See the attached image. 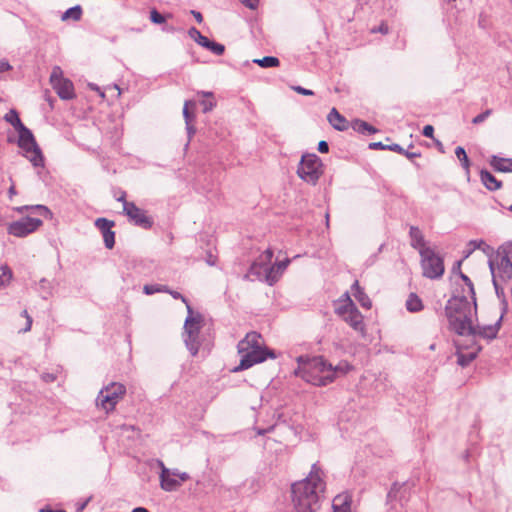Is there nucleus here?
I'll use <instances>...</instances> for the list:
<instances>
[{
	"instance_id": "49530a36",
	"label": "nucleus",
	"mask_w": 512,
	"mask_h": 512,
	"mask_svg": "<svg viewBox=\"0 0 512 512\" xmlns=\"http://www.w3.org/2000/svg\"><path fill=\"white\" fill-rule=\"evenodd\" d=\"M382 33V34H388L389 28L388 25L385 23H382L378 28H373L372 33Z\"/></svg>"
},
{
	"instance_id": "b1692460",
	"label": "nucleus",
	"mask_w": 512,
	"mask_h": 512,
	"mask_svg": "<svg viewBox=\"0 0 512 512\" xmlns=\"http://www.w3.org/2000/svg\"><path fill=\"white\" fill-rule=\"evenodd\" d=\"M480 179L483 185L491 190L495 191L501 188L502 183L501 181L497 180L489 171L487 170H481L480 172Z\"/></svg>"
},
{
	"instance_id": "a211bd4d",
	"label": "nucleus",
	"mask_w": 512,
	"mask_h": 512,
	"mask_svg": "<svg viewBox=\"0 0 512 512\" xmlns=\"http://www.w3.org/2000/svg\"><path fill=\"white\" fill-rule=\"evenodd\" d=\"M501 320H502V316L493 325H487V326H482V327L475 326L476 333L471 334L470 336H473V337L480 336L487 340H492V339L496 338L498 331L500 329Z\"/></svg>"
},
{
	"instance_id": "bf43d9fd",
	"label": "nucleus",
	"mask_w": 512,
	"mask_h": 512,
	"mask_svg": "<svg viewBox=\"0 0 512 512\" xmlns=\"http://www.w3.org/2000/svg\"><path fill=\"white\" fill-rule=\"evenodd\" d=\"M191 13L193 14V16L195 17L196 21L198 23H201L202 20H203V17H202V14L198 11H191Z\"/></svg>"
},
{
	"instance_id": "e2e57ef3",
	"label": "nucleus",
	"mask_w": 512,
	"mask_h": 512,
	"mask_svg": "<svg viewBox=\"0 0 512 512\" xmlns=\"http://www.w3.org/2000/svg\"><path fill=\"white\" fill-rule=\"evenodd\" d=\"M272 429H273V427H272V426H271V427H269L268 429H259V430L257 431V433H258L259 435H264L265 433L270 432Z\"/></svg>"
},
{
	"instance_id": "6ab92c4d",
	"label": "nucleus",
	"mask_w": 512,
	"mask_h": 512,
	"mask_svg": "<svg viewBox=\"0 0 512 512\" xmlns=\"http://www.w3.org/2000/svg\"><path fill=\"white\" fill-rule=\"evenodd\" d=\"M333 512H351V497L347 493L337 495L332 502Z\"/></svg>"
},
{
	"instance_id": "aec40b11",
	"label": "nucleus",
	"mask_w": 512,
	"mask_h": 512,
	"mask_svg": "<svg viewBox=\"0 0 512 512\" xmlns=\"http://www.w3.org/2000/svg\"><path fill=\"white\" fill-rule=\"evenodd\" d=\"M328 122L338 131H344L348 128V121L337 111L332 108L327 116Z\"/></svg>"
},
{
	"instance_id": "c85d7f7f",
	"label": "nucleus",
	"mask_w": 512,
	"mask_h": 512,
	"mask_svg": "<svg viewBox=\"0 0 512 512\" xmlns=\"http://www.w3.org/2000/svg\"><path fill=\"white\" fill-rule=\"evenodd\" d=\"M406 308L410 312H418L422 310L423 304L421 299L415 294H410L406 301Z\"/></svg>"
},
{
	"instance_id": "1a4fd4ad",
	"label": "nucleus",
	"mask_w": 512,
	"mask_h": 512,
	"mask_svg": "<svg viewBox=\"0 0 512 512\" xmlns=\"http://www.w3.org/2000/svg\"><path fill=\"white\" fill-rule=\"evenodd\" d=\"M273 258V251L266 249L259 257L251 264L248 273L245 275L249 279H257L264 281L269 285L275 284V274L271 273V261Z\"/></svg>"
},
{
	"instance_id": "20e7f679",
	"label": "nucleus",
	"mask_w": 512,
	"mask_h": 512,
	"mask_svg": "<svg viewBox=\"0 0 512 512\" xmlns=\"http://www.w3.org/2000/svg\"><path fill=\"white\" fill-rule=\"evenodd\" d=\"M240 363L236 370H245L254 364L265 361L268 357L275 358L272 351L263 345L262 337L257 332H250L238 343Z\"/></svg>"
},
{
	"instance_id": "72a5a7b5",
	"label": "nucleus",
	"mask_w": 512,
	"mask_h": 512,
	"mask_svg": "<svg viewBox=\"0 0 512 512\" xmlns=\"http://www.w3.org/2000/svg\"><path fill=\"white\" fill-rule=\"evenodd\" d=\"M455 155L458 158V160L461 162L462 167L466 170L467 175H469L470 162L467 157L465 149L461 146L456 147Z\"/></svg>"
},
{
	"instance_id": "7ed1b4c3",
	"label": "nucleus",
	"mask_w": 512,
	"mask_h": 512,
	"mask_svg": "<svg viewBox=\"0 0 512 512\" xmlns=\"http://www.w3.org/2000/svg\"><path fill=\"white\" fill-rule=\"evenodd\" d=\"M297 363L295 375L315 386H325L352 369L347 361H341L336 366H332L321 356L313 358L299 356Z\"/></svg>"
},
{
	"instance_id": "7c9ffc66",
	"label": "nucleus",
	"mask_w": 512,
	"mask_h": 512,
	"mask_svg": "<svg viewBox=\"0 0 512 512\" xmlns=\"http://www.w3.org/2000/svg\"><path fill=\"white\" fill-rule=\"evenodd\" d=\"M290 263V259L286 258L283 261L276 262L274 265L271 264V272L273 271L275 274V283L280 279L283 272L286 270Z\"/></svg>"
},
{
	"instance_id": "4468645a",
	"label": "nucleus",
	"mask_w": 512,
	"mask_h": 512,
	"mask_svg": "<svg viewBox=\"0 0 512 512\" xmlns=\"http://www.w3.org/2000/svg\"><path fill=\"white\" fill-rule=\"evenodd\" d=\"M50 83L61 99L70 100L75 97L72 81L63 77L62 69L59 66L52 69Z\"/></svg>"
},
{
	"instance_id": "3c124183",
	"label": "nucleus",
	"mask_w": 512,
	"mask_h": 512,
	"mask_svg": "<svg viewBox=\"0 0 512 512\" xmlns=\"http://www.w3.org/2000/svg\"><path fill=\"white\" fill-rule=\"evenodd\" d=\"M169 294H170L174 299H181V301H182L183 303H185L186 305H187V304H189V303H188V301H187V299H186L183 295H181L179 292H177V291H171V290H170Z\"/></svg>"
},
{
	"instance_id": "09e8293b",
	"label": "nucleus",
	"mask_w": 512,
	"mask_h": 512,
	"mask_svg": "<svg viewBox=\"0 0 512 512\" xmlns=\"http://www.w3.org/2000/svg\"><path fill=\"white\" fill-rule=\"evenodd\" d=\"M434 134V128L431 125H426L423 128V135L428 138H432Z\"/></svg>"
},
{
	"instance_id": "bb28decb",
	"label": "nucleus",
	"mask_w": 512,
	"mask_h": 512,
	"mask_svg": "<svg viewBox=\"0 0 512 512\" xmlns=\"http://www.w3.org/2000/svg\"><path fill=\"white\" fill-rule=\"evenodd\" d=\"M197 95L205 98L201 101V105L203 106L204 113L210 112L216 106V102L214 100V96H213L212 92L199 91L197 93Z\"/></svg>"
},
{
	"instance_id": "5fc2aeb1",
	"label": "nucleus",
	"mask_w": 512,
	"mask_h": 512,
	"mask_svg": "<svg viewBox=\"0 0 512 512\" xmlns=\"http://www.w3.org/2000/svg\"><path fill=\"white\" fill-rule=\"evenodd\" d=\"M11 65L6 60H0V72L11 70Z\"/></svg>"
},
{
	"instance_id": "58836bf2",
	"label": "nucleus",
	"mask_w": 512,
	"mask_h": 512,
	"mask_svg": "<svg viewBox=\"0 0 512 512\" xmlns=\"http://www.w3.org/2000/svg\"><path fill=\"white\" fill-rule=\"evenodd\" d=\"M469 247H471V249L469 250V253L475 249H481L483 250L484 252H486L487 250H490V247L489 245H487L485 243V241L479 239V240H471L468 244Z\"/></svg>"
},
{
	"instance_id": "c756f323",
	"label": "nucleus",
	"mask_w": 512,
	"mask_h": 512,
	"mask_svg": "<svg viewBox=\"0 0 512 512\" xmlns=\"http://www.w3.org/2000/svg\"><path fill=\"white\" fill-rule=\"evenodd\" d=\"M4 120L11 124L15 130H18L19 128L24 126V124L21 122L19 118L17 111L14 109H11L8 113L5 114Z\"/></svg>"
},
{
	"instance_id": "0eeeda50",
	"label": "nucleus",
	"mask_w": 512,
	"mask_h": 512,
	"mask_svg": "<svg viewBox=\"0 0 512 512\" xmlns=\"http://www.w3.org/2000/svg\"><path fill=\"white\" fill-rule=\"evenodd\" d=\"M16 131L18 133L17 144L22 155L30 161L34 168H44V156L32 131L25 125Z\"/></svg>"
},
{
	"instance_id": "69168bd1",
	"label": "nucleus",
	"mask_w": 512,
	"mask_h": 512,
	"mask_svg": "<svg viewBox=\"0 0 512 512\" xmlns=\"http://www.w3.org/2000/svg\"><path fill=\"white\" fill-rule=\"evenodd\" d=\"M8 193L10 195V197H12L13 195L16 194V190H15V187L14 186H11L8 190Z\"/></svg>"
},
{
	"instance_id": "4be33fe9",
	"label": "nucleus",
	"mask_w": 512,
	"mask_h": 512,
	"mask_svg": "<svg viewBox=\"0 0 512 512\" xmlns=\"http://www.w3.org/2000/svg\"><path fill=\"white\" fill-rule=\"evenodd\" d=\"M351 291L356 300L360 303L363 308L370 309L372 306L371 300L368 295L360 287L359 282L356 280L352 286Z\"/></svg>"
},
{
	"instance_id": "c9c22d12",
	"label": "nucleus",
	"mask_w": 512,
	"mask_h": 512,
	"mask_svg": "<svg viewBox=\"0 0 512 512\" xmlns=\"http://www.w3.org/2000/svg\"><path fill=\"white\" fill-rule=\"evenodd\" d=\"M82 9L79 5L67 9L62 15V20L73 19L75 21L81 18Z\"/></svg>"
},
{
	"instance_id": "338daca9",
	"label": "nucleus",
	"mask_w": 512,
	"mask_h": 512,
	"mask_svg": "<svg viewBox=\"0 0 512 512\" xmlns=\"http://www.w3.org/2000/svg\"><path fill=\"white\" fill-rule=\"evenodd\" d=\"M40 512H64V511H62V510L55 511V510H52L50 508H43V509L40 510Z\"/></svg>"
},
{
	"instance_id": "412c9836",
	"label": "nucleus",
	"mask_w": 512,
	"mask_h": 512,
	"mask_svg": "<svg viewBox=\"0 0 512 512\" xmlns=\"http://www.w3.org/2000/svg\"><path fill=\"white\" fill-rule=\"evenodd\" d=\"M409 235L411 239V246L417 249L420 254L423 249H430L425 245L424 236L418 227L411 226L409 230Z\"/></svg>"
},
{
	"instance_id": "ddd939ff",
	"label": "nucleus",
	"mask_w": 512,
	"mask_h": 512,
	"mask_svg": "<svg viewBox=\"0 0 512 512\" xmlns=\"http://www.w3.org/2000/svg\"><path fill=\"white\" fill-rule=\"evenodd\" d=\"M421 266L423 275L430 279L439 278L444 273L443 260L430 249H423L421 251Z\"/></svg>"
},
{
	"instance_id": "dca6fc26",
	"label": "nucleus",
	"mask_w": 512,
	"mask_h": 512,
	"mask_svg": "<svg viewBox=\"0 0 512 512\" xmlns=\"http://www.w3.org/2000/svg\"><path fill=\"white\" fill-rule=\"evenodd\" d=\"M124 214L131 222L141 228L149 229L153 224L151 217L143 209L136 206L134 202H124Z\"/></svg>"
},
{
	"instance_id": "2eb2a0df",
	"label": "nucleus",
	"mask_w": 512,
	"mask_h": 512,
	"mask_svg": "<svg viewBox=\"0 0 512 512\" xmlns=\"http://www.w3.org/2000/svg\"><path fill=\"white\" fill-rule=\"evenodd\" d=\"M42 220L34 217H23L10 223L7 232L15 237L23 238L35 232L42 226Z\"/></svg>"
},
{
	"instance_id": "cd10ccee",
	"label": "nucleus",
	"mask_w": 512,
	"mask_h": 512,
	"mask_svg": "<svg viewBox=\"0 0 512 512\" xmlns=\"http://www.w3.org/2000/svg\"><path fill=\"white\" fill-rule=\"evenodd\" d=\"M352 127L355 131L361 134H374L377 131V129L371 126L369 123L359 119L353 122Z\"/></svg>"
},
{
	"instance_id": "4c0bfd02",
	"label": "nucleus",
	"mask_w": 512,
	"mask_h": 512,
	"mask_svg": "<svg viewBox=\"0 0 512 512\" xmlns=\"http://www.w3.org/2000/svg\"><path fill=\"white\" fill-rule=\"evenodd\" d=\"M189 35L191 38H193L200 46H203L204 43H206L207 41V37L202 35L200 33L199 30H197L196 28L192 27L190 30H189Z\"/></svg>"
},
{
	"instance_id": "37998d69",
	"label": "nucleus",
	"mask_w": 512,
	"mask_h": 512,
	"mask_svg": "<svg viewBox=\"0 0 512 512\" xmlns=\"http://www.w3.org/2000/svg\"><path fill=\"white\" fill-rule=\"evenodd\" d=\"M404 486L403 485H400L398 483H394L392 488L390 489L389 493H388V498L389 499H393V498H396L397 497V493L399 492V490Z\"/></svg>"
},
{
	"instance_id": "6e6d98bb",
	"label": "nucleus",
	"mask_w": 512,
	"mask_h": 512,
	"mask_svg": "<svg viewBox=\"0 0 512 512\" xmlns=\"http://www.w3.org/2000/svg\"><path fill=\"white\" fill-rule=\"evenodd\" d=\"M388 145H384L381 142H373L369 144L370 149H387Z\"/></svg>"
},
{
	"instance_id": "393cba45",
	"label": "nucleus",
	"mask_w": 512,
	"mask_h": 512,
	"mask_svg": "<svg viewBox=\"0 0 512 512\" xmlns=\"http://www.w3.org/2000/svg\"><path fill=\"white\" fill-rule=\"evenodd\" d=\"M195 102L194 101H185L184 107H183V116L186 123V130L188 133L189 140L192 138V136L195 134L196 130L193 125H191V121L194 118V115L189 112V107H194Z\"/></svg>"
},
{
	"instance_id": "ea45409f",
	"label": "nucleus",
	"mask_w": 512,
	"mask_h": 512,
	"mask_svg": "<svg viewBox=\"0 0 512 512\" xmlns=\"http://www.w3.org/2000/svg\"><path fill=\"white\" fill-rule=\"evenodd\" d=\"M492 113V110L490 109H487L485 110L483 113L475 116L472 120V123L473 124H480L482 122H484Z\"/></svg>"
},
{
	"instance_id": "864d4df0",
	"label": "nucleus",
	"mask_w": 512,
	"mask_h": 512,
	"mask_svg": "<svg viewBox=\"0 0 512 512\" xmlns=\"http://www.w3.org/2000/svg\"><path fill=\"white\" fill-rule=\"evenodd\" d=\"M387 149L388 150H391V151H394V152H397L399 154L401 153H404V148H402L400 145L398 144H392V145H388L387 146Z\"/></svg>"
},
{
	"instance_id": "4d7b16f0",
	"label": "nucleus",
	"mask_w": 512,
	"mask_h": 512,
	"mask_svg": "<svg viewBox=\"0 0 512 512\" xmlns=\"http://www.w3.org/2000/svg\"><path fill=\"white\" fill-rule=\"evenodd\" d=\"M402 154L405 155L408 159L420 157V155H421L419 152H409L405 149H404V153H402Z\"/></svg>"
},
{
	"instance_id": "9b49d317",
	"label": "nucleus",
	"mask_w": 512,
	"mask_h": 512,
	"mask_svg": "<svg viewBox=\"0 0 512 512\" xmlns=\"http://www.w3.org/2000/svg\"><path fill=\"white\" fill-rule=\"evenodd\" d=\"M489 268L496 293L499 294L500 282L512 279V262L507 256L498 255L489 260Z\"/></svg>"
},
{
	"instance_id": "c03bdc74",
	"label": "nucleus",
	"mask_w": 512,
	"mask_h": 512,
	"mask_svg": "<svg viewBox=\"0 0 512 512\" xmlns=\"http://www.w3.org/2000/svg\"><path fill=\"white\" fill-rule=\"evenodd\" d=\"M21 315L23 317L26 318V326L25 328H23L21 331L22 332H28L31 330V326H32V318L30 317V315L28 314V312L26 310H24Z\"/></svg>"
},
{
	"instance_id": "39448f33",
	"label": "nucleus",
	"mask_w": 512,
	"mask_h": 512,
	"mask_svg": "<svg viewBox=\"0 0 512 512\" xmlns=\"http://www.w3.org/2000/svg\"><path fill=\"white\" fill-rule=\"evenodd\" d=\"M335 313L353 330L360 333L362 336L366 334L363 316L353 303L348 292L344 293L335 302Z\"/></svg>"
},
{
	"instance_id": "9d476101",
	"label": "nucleus",
	"mask_w": 512,
	"mask_h": 512,
	"mask_svg": "<svg viewBox=\"0 0 512 512\" xmlns=\"http://www.w3.org/2000/svg\"><path fill=\"white\" fill-rule=\"evenodd\" d=\"M125 393V385L119 382H111L99 391L96 406L106 413L112 412Z\"/></svg>"
},
{
	"instance_id": "2f4dec72",
	"label": "nucleus",
	"mask_w": 512,
	"mask_h": 512,
	"mask_svg": "<svg viewBox=\"0 0 512 512\" xmlns=\"http://www.w3.org/2000/svg\"><path fill=\"white\" fill-rule=\"evenodd\" d=\"M490 165L497 171L508 172V159L493 155L490 159Z\"/></svg>"
},
{
	"instance_id": "5701e85b",
	"label": "nucleus",
	"mask_w": 512,
	"mask_h": 512,
	"mask_svg": "<svg viewBox=\"0 0 512 512\" xmlns=\"http://www.w3.org/2000/svg\"><path fill=\"white\" fill-rule=\"evenodd\" d=\"M480 350V346H475L474 348H472V350L468 352H463L459 348L457 352V363L462 367L469 365L476 358Z\"/></svg>"
},
{
	"instance_id": "f3484780",
	"label": "nucleus",
	"mask_w": 512,
	"mask_h": 512,
	"mask_svg": "<svg viewBox=\"0 0 512 512\" xmlns=\"http://www.w3.org/2000/svg\"><path fill=\"white\" fill-rule=\"evenodd\" d=\"M95 226L101 231L105 247L112 249L115 244V233L111 230L114 222L106 218H98L95 220Z\"/></svg>"
},
{
	"instance_id": "a18cd8bd",
	"label": "nucleus",
	"mask_w": 512,
	"mask_h": 512,
	"mask_svg": "<svg viewBox=\"0 0 512 512\" xmlns=\"http://www.w3.org/2000/svg\"><path fill=\"white\" fill-rule=\"evenodd\" d=\"M239 1L250 9H256L259 4V0H239Z\"/></svg>"
},
{
	"instance_id": "052dcab7",
	"label": "nucleus",
	"mask_w": 512,
	"mask_h": 512,
	"mask_svg": "<svg viewBox=\"0 0 512 512\" xmlns=\"http://www.w3.org/2000/svg\"><path fill=\"white\" fill-rule=\"evenodd\" d=\"M91 498H88L86 501H84L83 503H81L78 507H77V512H82L86 505L88 504V502L90 501Z\"/></svg>"
},
{
	"instance_id": "774afa93",
	"label": "nucleus",
	"mask_w": 512,
	"mask_h": 512,
	"mask_svg": "<svg viewBox=\"0 0 512 512\" xmlns=\"http://www.w3.org/2000/svg\"><path fill=\"white\" fill-rule=\"evenodd\" d=\"M506 170H508V172H512V159H508V168Z\"/></svg>"
},
{
	"instance_id": "f8f14e48",
	"label": "nucleus",
	"mask_w": 512,
	"mask_h": 512,
	"mask_svg": "<svg viewBox=\"0 0 512 512\" xmlns=\"http://www.w3.org/2000/svg\"><path fill=\"white\" fill-rule=\"evenodd\" d=\"M159 467L161 469L159 475L160 487L166 492L178 490L184 482L190 479L188 473L167 468L162 461H159Z\"/></svg>"
},
{
	"instance_id": "f257e3e1",
	"label": "nucleus",
	"mask_w": 512,
	"mask_h": 512,
	"mask_svg": "<svg viewBox=\"0 0 512 512\" xmlns=\"http://www.w3.org/2000/svg\"><path fill=\"white\" fill-rule=\"evenodd\" d=\"M460 277L463 281L461 292L457 291L447 301L445 315L450 329L462 336L476 333L477 304L472 281L463 273Z\"/></svg>"
},
{
	"instance_id": "423d86ee",
	"label": "nucleus",
	"mask_w": 512,
	"mask_h": 512,
	"mask_svg": "<svg viewBox=\"0 0 512 512\" xmlns=\"http://www.w3.org/2000/svg\"><path fill=\"white\" fill-rule=\"evenodd\" d=\"M187 317L184 323L183 340L186 348L192 356H196L201 344L200 331L203 327V316L194 312L190 304H187Z\"/></svg>"
},
{
	"instance_id": "79ce46f5",
	"label": "nucleus",
	"mask_w": 512,
	"mask_h": 512,
	"mask_svg": "<svg viewBox=\"0 0 512 512\" xmlns=\"http://www.w3.org/2000/svg\"><path fill=\"white\" fill-rule=\"evenodd\" d=\"M150 19L153 23L161 24L165 21V18L162 14L157 12L156 10H152L150 13Z\"/></svg>"
},
{
	"instance_id": "13d9d810",
	"label": "nucleus",
	"mask_w": 512,
	"mask_h": 512,
	"mask_svg": "<svg viewBox=\"0 0 512 512\" xmlns=\"http://www.w3.org/2000/svg\"><path fill=\"white\" fill-rule=\"evenodd\" d=\"M89 87H90V89H91V90H94V91L99 92V94H100V96H101L102 98H104V97H105L104 92L100 91V88H99L96 84H92V83H90V84H89Z\"/></svg>"
},
{
	"instance_id": "473e14b6",
	"label": "nucleus",
	"mask_w": 512,
	"mask_h": 512,
	"mask_svg": "<svg viewBox=\"0 0 512 512\" xmlns=\"http://www.w3.org/2000/svg\"><path fill=\"white\" fill-rule=\"evenodd\" d=\"M0 270L2 272L0 275V289H2L10 284L13 278V272L7 265L2 266Z\"/></svg>"
},
{
	"instance_id": "f03ea898",
	"label": "nucleus",
	"mask_w": 512,
	"mask_h": 512,
	"mask_svg": "<svg viewBox=\"0 0 512 512\" xmlns=\"http://www.w3.org/2000/svg\"><path fill=\"white\" fill-rule=\"evenodd\" d=\"M325 489V472L314 463L306 478L291 485V502L295 512H315Z\"/></svg>"
},
{
	"instance_id": "de8ad7c7",
	"label": "nucleus",
	"mask_w": 512,
	"mask_h": 512,
	"mask_svg": "<svg viewBox=\"0 0 512 512\" xmlns=\"http://www.w3.org/2000/svg\"><path fill=\"white\" fill-rule=\"evenodd\" d=\"M294 90L299 93V94H302V95H306V96H311L314 94V92L312 90H309V89H306V88H303L301 86H296L294 87Z\"/></svg>"
},
{
	"instance_id": "6e6552de",
	"label": "nucleus",
	"mask_w": 512,
	"mask_h": 512,
	"mask_svg": "<svg viewBox=\"0 0 512 512\" xmlns=\"http://www.w3.org/2000/svg\"><path fill=\"white\" fill-rule=\"evenodd\" d=\"M298 177L310 185H316L323 174V163L315 153H305L298 164Z\"/></svg>"
},
{
	"instance_id": "0e129e2a",
	"label": "nucleus",
	"mask_w": 512,
	"mask_h": 512,
	"mask_svg": "<svg viewBox=\"0 0 512 512\" xmlns=\"http://www.w3.org/2000/svg\"><path fill=\"white\" fill-rule=\"evenodd\" d=\"M132 512H149L148 509L144 507H136L132 510Z\"/></svg>"
},
{
	"instance_id": "e433bc0d",
	"label": "nucleus",
	"mask_w": 512,
	"mask_h": 512,
	"mask_svg": "<svg viewBox=\"0 0 512 512\" xmlns=\"http://www.w3.org/2000/svg\"><path fill=\"white\" fill-rule=\"evenodd\" d=\"M215 55H222L225 51L224 45L207 39L206 43L202 46Z\"/></svg>"
},
{
	"instance_id": "603ef678",
	"label": "nucleus",
	"mask_w": 512,
	"mask_h": 512,
	"mask_svg": "<svg viewBox=\"0 0 512 512\" xmlns=\"http://www.w3.org/2000/svg\"><path fill=\"white\" fill-rule=\"evenodd\" d=\"M42 380L49 383V382H53L56 377L53 373H43L42 376H41Z\"/></svg>"
},
{
	"instance_id": "680f3d73",
	"label": "nucleus",
	"mask_w": 512,
	"mask_h": 512,
	"mask_svg": "<svg viewBox=\"0 0 512 512\" xmlns=\"http://www.w3.org/2000/svg\"><path fill=\"white\" fill-rule=\"evenodd\" d=\"M207 263L210 266L215 265L216 264V258L214 256H212L211 254H209V256L207 258Z\"/></svg>"
},
{
	"instance_id": "a878e982",
	"label": "nucleus",
	"mask_w": 512,
	"mask_h": 512,
	"mask_svg": "<svg viewBox=\"0 0 512 512\" xmlns=\"http://www.w3.org/2000/svg\"><path fill=\"white\" fill-rule=\"evenodd\" d=\"M16 211L22 213L24 211H31L32 213L43 216L44 218L51 219L53 214L50 209L44 205H33V206H21L17 207Z\"/></svg>"
},
{
	"instance_id": "f704fd0d",
	"label": "nucleus",
	"mask_w": 512,
	"mask_h": 512,
	"mask_svg": "<svg viewBox=\"0 0 512 512\" xmlns=\"http://www.w3.org/2000/svg\"><path fill=\"white\" fill-rule=\"evenodd\" d=\"M253 62L263 68L277 67L280 63L279 59L273 56H266L262 59H255Z\"/></svg>"
},
{
	"instance_id": "8fccbe9b",
	"label": "nucleus",
	"mask_w": 512,
	"mask_h": 512,
	"mask_svg": "<svg viewBox=\"0 0 512 512\" xmlns=\"http://www.w3.org/2000/svg\"><path fill=\"white\" fill-rule=\"evenodd\" d=\"M318 151L320 153H328L329 151V145L326 141L322 140L318 144Z\"/></svg>"
},
{
	"instance_id": "a19ab883",
	"label": "nucleus",
	"mask_w": 512,
	"mask_h": 512,
	"mask_svg": "<svg viewBox=\"0 0 512 512\" xmlns=\"http://www.w3.org/2000/svg\"><path fill=\"white\" fill-rule=\"evenodd\" d=\"M160 285L158 284H150V285H145L143 287V292L146 294V295H152V294H155V293H158L160 292Z\"/></svg>"
}]
</instances>
